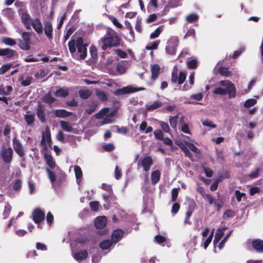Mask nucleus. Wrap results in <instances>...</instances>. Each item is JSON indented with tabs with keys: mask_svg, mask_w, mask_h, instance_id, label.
I'll list each match as a JSON object with an SVG mask.
<instances>
[{
	"mask_svg": "<svg viewBox=\"0 0 263 263\" xmlns=\"http://www.w3.org/2000/svg\"><path fill=\"white\" fill-rule=\"evenodd\" d=\"M177 44L172 42H169L167 43V45L165 47V50L167 53L170 55H173L175 54L176 52V47Z\"/></svg>",
	"mask_w": 263,
	"mask_h": 263,
	"instance_id": "20",
	"label": "nucleus"
},
{
	"mask_svg": "<svg viewBox=\"0 0 263 263\" xmlns=\"http://www.w3.org/2000/svg\"><path fill=\"white\" fill-rule=\"evenodd\" d=\"M178 119V116L176 115L173 117H170L169 118V122L171 127L173 128H176L177 125V122Z\"/></svg>",
	"mask_w": 263,
	"mask_h": 263,
	"instance_id": "39",
	"label": "nucleus"
},
{
	"mask_svg": "<svg viewBox=\"0 0 263 263\" xmlns=\"http://www.w3.org/2000/svg\"><path fill=\"white\" fill-rule=\"evenodd\" d=\"M74 28L73 27L69 28L68 30L66 31V34L64 35L63 39V44H65L67 40H68L70 37V36L72 34V33L74 32Z\"/></svg>",
	"mask_w": 263,
	"mask_h": 263,
	"instance_id": "43",
	"label": "nucleus"
},
{
	"mask_svg": "<svg viewBox=\"0 0 263 263\" xmlns=\"http://www.w3.org/2000/svg\"><path fill=\"white\" fill-rule=\"evenodd\" d=\"M219 73L221 76L224 77H229L231 76V72L229 70V69L225 67H221L219 70Z\"/></svg>",
	"mask_w": 263,
	"mask_h": 263,
	"instance_id": "48",
	"label": "nucleus"
},
{
	"mask_svg": "<svg viewBox=\"0 0 263 263\" xmlns=\"http://www.w3.org/2000/svg\"><path fill=\"white\" fill-rule=\"evenodd\" d=\"M179 188H174L172 190V201L175 202L177 200V198L178 196V190Z\"/></svg>",
	"mask_w": 263,
	"mask_h": 263,
	"instance_id": "57",
	"label": "nucleus"
},
{
	"mask_svg": "<svg viewBox=\"0 0 263 263\" xmlns=\"http://www.w3.org/2000/svg\"><path fill=\"white\" fill-rule=\"evenodd\" d=\"M198 66V62L196 59H193L187 62V67L189 69H196Z\"/></svg>",
	"mask_w": 263,
	"mask_h": 263,
	"instance_id": "45",
	"label": "nucleus"
},
{
	"mask_svg": "<svg viewBox=\"0 0 263 263\" xmlns=\"http://www.w3.org/2000/svg\"><path fill=\"white\" fill-rule=\"evenodd\" d=\"M90 209L94 212H97L99 210V202L98 201H93L89 202Z\"/></svg>",
	"mask_w": 263,
	"mask_h": 263,
	"instance_id": "51",
	"label": "nucleus"
},
{
	"mask_svg": "<svg viewBox=\"0 0 263 263\" xmlns=\"http://www.w3.org/2000/svg\"><path fill=\"white\" fill-rule=\"evenodd\" d=\"M69 95L68 89L67 87L60 88L54 92V96L57 97L65 98Z\"/></svg>",
	"mask_w": 263,
	"mask_h": 263,
	"instance_id": "21",
	"label": "nucleus"
},
{
	"mask_svg": "<svg viewBox=\"0 0 263 263\" xmlns=\"http://www.w3.org/2000/svg\"><path fill=\"white\" fill-rule=\"evenodd\" d=\"M235 212L231 210H227L223 214V217L224 219L232 218L235 216Z\"/></svg>",
	"mask_w": 263,
	"mask_h": 263,
	"instance_id": "54",
	"label": "nucleus"
},
{
	"mask_svg": "<svg viewBox=\"0 0 263 263\" xmlns=\"http://www.w3.org/2000/svg\"><path fill=\"white\" fill-rule=\"evenodd\" d=\"M162 105V102L159 101H156L154 102L152 104H147L145 107L147 110L152 111L156 109H157L161 107Z\"/></svg>",
	"mask_w": 263,
	"mask_h": 263,
	"instance_id": "26",
	"label": "nucleus"
},
{
	"mask_svg": "<svg viewBox=\"0 0 263 263\" xmlns=\"http://www.w3.org/2000/svg\"><path fill=\"white\" fill-rule=\"evenodd\" d=\"M161 172L159 170H156L151 174V181L154 184H157L160 180Z\"/></svg>",
	"mask_w": 263,
	"mask_h": 263,
	"instance_id": "23",
	"label": "nucleus"
},
{
	"mask_svg": "<svg viewBox=\"0 0 263 263\" xmlns=\"http://www.w3.org/2000/svg\"><path fill=\"white\" fill-rule=\"evenodd\" d=\"M24 119L27 125H30L33 123L35 120L34 115L26 114L24 116Z\"/></svg>",
	"mask_w": 263,
	"mask_h": 263,
	"instance_id": "40",
	"label": "nucleus"
},
{
	"mask_svg": "<svg viewBox=\"0 0 263 263\" xmlns=\"http://www.w3.org/2000/svg\"><path fill=\"white\" fill-rule=\"evenodd\" d=\"M232 232V231H230L229 233L225 236V237L223 238L221 241L219 243V244L218 245V248H219V249H221L222 248H223V247L224 246L225 242L228 240L229 237L231 235Z\"/></svg>",
	"mask_w": 263,
	"mask_h": 263,
	"instance_id": "61",
	"label": "nucleus"
},
{
	"mask_svg": "<svg viewBox=\"0 0 263 263\" xmlns=\"http://www.w3.org/2000/svg\"><path fill=\"white\" fill-rule=\"evenodd\" d=\"M100 41L103 44L102 49L105 50L107 48L118 47L120 44L121 39L116 31L108 30L106 31V36L101 38Z\"/></svg>",
	"mask_w": 263,
	"mask_h": 263,
	"instance_id": "2",
	"label": "nucleus"
},
{
	"mask_svg": "<svg viewBox=\"0 0 263 263\" xmlns=\"http://www.w3.org/2000/svg\"><path fill=\"white\" fill-rule=\"evenodd\" d=\"M224 232L222 230L219 229L215 234V237L213 240V243L215 246L218 241L220 240L222 236L223 235Z\"/></svg>",
	"mask_w": 263,
	"mask_h": 263,
	"instance_id": "33",
	"label": "nucleus"
},
{
	"mask_svg": "<svg viewBox=\"0 0 263 263\" xmlns=\"http://www.w3.org/2000/svg\"><path fill=\"white\" fill-rule=\"evenodd\" d=\"M152 76L151 79L155 81L159 77L160 74V67L158 64H154L151 66Z\"/></svg>",
	"mask_w": 263,
	"mask_h": 263,
	"instance_id": "19",
	"label": "nucleus"
},
{
	"mask_svg": "<svg viewBox=\"0 0 263 263\" xmlns=\"http://www.w3.org/2000/svg\"><path fill=\"white\" fill-rule=\"evenodd\" d=\"M69 143L70 144L77 145L76 141V137L71 135H67L66 137V141Z\"/></svg>",
	"mask_w": 263,
	"mask_h": 263,
	"instance_id": "50",
	"label": "nucleus"
},
{
	"mask_svg": "<svg viewBox=\"0 0 263 263\" xmlns=\"http://www.w3.org/2000/svg\"><path fill=\"white\" fill-rule=\"evenodd\" d=\"M18 45L21 49L24 50H28L30 48L29 43L23 41L22 40L19 41Z\"/></svg>",
	"mask_w": 263,
	"mask_h": 263,
	"instance_id": "36",
	"label": "nucleus"
},
{
	"mask_svg": "<svg viewBox=\"0 0 263 263\" xmlns=\"http://www.w3.org/2000/svg\"><path fill=\"white\" fill-rule=\"evenodd\" d=\"M11 67V64L2 65V66L0 68V74H4L6 72L10 69Z\"/></svg>",
	"mask_w": 263,
	"mask_h": 263,
	"instance_id": "64",
	"label": "nucleus"
},
{
	"mask_svg": "<svg viewBox=\"0 0 263 263\" xmlns=\"http://www.w3.org/2000/svg\"><path fill=\"white\" fill-rule=\"evenodd\" d=\"M60 123L61 127L64 131L67 132H71L72 131L73 128L70 125L69 123L65 121H61Z\"/></svg>",
	"mask_w": 263,
	"mask_h": 263,
	"instance_id": "28",
	"label": "nucleus"
},
{
	"mask_svg": "<svg viewBox=\"0 0 263 263\" xmlns=\"http://www.w3.org/2000/svg\"><path fill=\"white\" fill-rule=\"evenodd\" d=\"M115 111H111L103 119L102 123L103 124H105L112 123L114 121L113 118L115 117Z\"/></svg>",
	"mask_w": 263,
	"mask_h": 263,
	"instance_id": "27",
	"label": "nucleus"
},
{
	"mask_svg": "<svg viewBox=\"0 0 263 263\" xmlns=\"http://www.w3.org/2000/svg\"><path fill=\"white\" fill-rule=\"evenodd\" d=\"M33 78L31 77H26L25 80L23 79V77H20L18 79V81L21 82V84L23 86H29L32 82Z\"/></svg>",
	"mask_w": 263,
	"mask_h": 263,
	"instance_id": "32",
	"label": "nucleus"
},
{
	"mask_svg": "<svg viewBox=\"0 0 263 263\" xmlns=\"http://www.w3.org/2000/svg\"><path fill=\"white\" fill-rule=\"evenodd\" d=\"M162 31V26L158 27L153 32L150 34L151 39L158 37Z\"/></svg>",
	"mask_w": 263,
	"mask_h": 263,
	"instance_id": "47",
	"label": "nucleus"
},
{
	"mask_svg": "<svg viewBox=\"0 0 263 263\" xmlns=\"http://www.w3.org/2000/svg\"><path fill=\"white\" fill-rule=\"evenodd\" d=\"M13 152L11 147L6 148L4 145L2 146L0 156L3 161L6 163H10L12 160Z\"/></svg>",
	"mask_w": 263,
	"mask_h": 263,
	"instance_id": "3",
	"label": "nucleus"
},
{
	"mask_svg": "<svg viewBox=\"0 0 263 263\" xmlns=\"http://www.w3.org/2000/svg\"><path fill=\"white\" fill-rule=\"evenodd\" d=\"M160 43V41L157 40L154 41L152 43H149L148 45H147L145 48L148 50H153L156 49Z\"/></svg>",
	"mask_w": 263,
	"mask_h": 263,
	"instance_id": "41",
	"label": "nucleus"
},
{
	"mask_svg": "<svg viewBox=\"0 0 263 263\" xmlns=\"http://www.w3.org/2000/svg\"><path fill=\"white\" fill-rule=\"evenodd\" d=\"M21 19L22 23L24 24L26 22H30L31 17L28 13L24 12L22 14Z\"/></svg>",
	"mask_w": 263,
	"mask_h": 263,
	"instance_id": "60",
	"label": "nucleus"
},
{
	"mask_svg": "<svg viewBox=\"0 0 263 263\" xmlns=\"http://www.w3.org/2000/svg\"><path fill=\"white\" fill-rule=\"evenodd\" d=\"M213 93L216 95H225L227 93L229 95V90L223 88L216 87L213 90Z\"/></svg>",
	"mask_w": 263,
	"mask_h": 263,
	"instance_id": "34",
	"label": "nucleus"
},
{
	"mask_svg": "<svg viewBox=\"0 0 263 263\" xmlns=\"http://www.w3.org/2000/svg\"><path fill=\"white\" fill-rule=\"evenodd\" d=\"M90 55L93 59H96L98 56V51L94 45H91L89 48Z\"/></svg>",
	"mask_w": 263,
	"mask_h": 263,
	"instance_id": "53",
	"label": "nucleus"
},
{
	"mask_svg": "<svg viewBox=\"0 0 263 263\" xmlns=\"http://www.w3.org/2000/svg\"><path fill=\"white\" fill-rule=\"evenodd\" d=\"M12 89L13 88L11 86H7L6 88L0 89V93H2L3 94L8 95L12 91Z\"/></svg>",
	"mask_w": 263,
	"mask_h": 263,
	"instance_id": "63",
	"label": "nucleus"
},
{
	"mask_svg": "<svg viewBox=\"0 0 263 263\" xmlns=\"http://www.w3.org/2000/svg\"><path fill=\"white\" fill-rule=\"evenodd\" d=\"M43 101L46 103L52 104L55 101V99L50 93H48L44 96Z\"/></svg>",
	"mask_w": 263,
	"mask_h": 263,
	"instance_id": "42",
	"label": "nucleus"
},
{
	"mask_svg": "<svg viewBox=\"0 0 263 263\" xmlns=\"http://www.w3.org/2000/svg\"><path fill=\"white\" fill-rule=\"evenodd\" d=\"M79 93L80 98H82V99H87L91 95V92L88 89L80 90L79 91Z\"/></svg>",
	"mask_w": 263,
	"mask_h": 263,
	"instance_id": "35",
	"label": "nucleus"
},
{
	"mask_svg": "<svg viewBox=\"0 0 263 263\" xmlns=\"http://www.w3.org/2000/svg\"><path fill=\"white\" fill-rule=\"evenodd\" d=\"M56 139L59 141L62 142V143H65V136L63 132L61 130H60L58 132L57 136H56Z\"/></svg>",
	"mask_w": 263,
	"mask_h": 263,
	"instance_id": "62",
	"label": "nucleus"
},
{
	"mask_svg": "<svg viewBox=\"0 0 263 263\" xmlns=\"http://www.w3.org/2000/svg\"><path fill=\"white\" fill-rule=\"evenodd\" d=\"M88 252L85 250L74 253L73 255L74 258L78 261L85 260L88 257Z\"/></svg>",
	"mask_w": 263,
	"mask_h": 263,
	"instance_id": "18",
	"label": "nucleus"
},
{
	"mask_svg": "<svg viewBox=\"0 0 263 263\" xmlns=\"http://www.w3.org/2000/svg\"><path fill=\"white\" fill-rule=\"evenodd\" d=\"M21 187L22 181L19 179H17L14 183L13 186V190L15 191H20L21 189Z\"/></svg>",
	"mask_w": 263,
	"mask_h": 263,
	"instance_id": "58",
	"label": "nucleus"
},
{
	"mask_svg": "<svg viewBox=\"0 0 263 263\" xmlns=\"http://www.w3.org/2000/svg\"><path fill=\"white\" fill-rule=\"evenodd\" d=\"M96 94L101 101L105 102L107 100V97L104 91L98 90L96 91Z\"/></svg>",
	"mask_w": 263,
	"mask_h": 263,
	"instance_id": "44",
	"label": "nucleus"
},
{
	"mask_svg": "<svg viewBox=\"0 0 263 263\" xmlns=\"http://www.w3.org/2000/svg\"><path fill=\"white\" fill-rule=\"evenodd\" d=\"M51 136L50 129L47 127L45 129V132H42V139L41 144L43 146L44 150L48 148L47 143H51Z\"/></svg>",
	"mask_w": 263,
	"mask_h": 263,
	"instance_id": "8",
	"label": "nucleus"
},
{
	"mask_svg": "<svg viewBox=\"0 0 263 263\" xmlns=\"http://www.w3.org/2000/svg\"><path fill=\"white\" fill-rule=\"evenodd\" d=\"M112 240L109 239L104 240L100 243V247L102 250H106L109 249L112 246Z\"/></svg>",
	"mask_w": 263,
	"mask_h": 263,
	"instance_id": "29",
	"label": "nucleus"
},
{
	"mask_svg": "<svg viewBox=\"0 0 263 263\" xmlns=\"http://www.w3.org/2000/svg\"><path fill=\"white\" fill-rule=\"evenodd\" d=\"M48 168L53 169L56 166V163L52 155L50 154L45 153L43 156Z\"/></svg>",
	"mask_w": 263,
	"mask_h": 263,
	"instance_id": "14",
	"label": "nucleus"
},
{
	"mask_svg": "<svg viewBox=\"0 0 263 263\" xmlns=\"http://www.w3.org/2000/svg\"><path fill=\"white\" fill-rule=\"evenodd\" d=\"M186 73L183 71H180L178 75L177 70H173L172 74L171 81L173 84L177 83L178 85L182 84L186 79Z\"/></svg>",
	"mask_w": 263,
	"mask_h": 263,
	"instance_id": "5",
	"label": "nucleus"
},
{
	"mask_svg": "<svg viewBox=\"0 0 263 263\" xmlns=\"http://www.w3.org/2000/svg\"><path fill=\"white\" fill-rule=\"evenodd\" d=\"M221 86H225L226 89L229 90V98H234L236 95V89L235 85L229 80L221 81L219 82Z\"/></svg>",
	"mask_w": 263,
	"mask_h": 263,
	"instance_id": "6",
	"label": "nucleus"
},
{
	"mask_svg": "<svg viewBox=\"0 0 263 263\" xmlns=\"http://www.w3.org/2000/svg\"><path fill=\"white\" fill-rule=\"evenodd\" d=\"M2 43L6 45L12 46L16 44V41L9 37H5L2 39Z\"/></svg>",
	"mask_w": 263,
	"mask_h": 263,
	"instance_id": "31",
	"label": "nucleus"
},
{
	"mask_svg": "<svg viewBox=\"0 0 263 263\" xmlns=\"http://www.w3.org/2000/svg\"><path fill=\"white\" fill-rule=\"evenodd\" d=\"M153 164V160L151 156H146L141 160V165L145 172L148 171Z\"/></svg>",
	"mask_w": 263,
	"mask_h": 263,
	"instance_id": "12",
	"label": "nucleus"
},
{
	"mask_svg": "<svg viewBox=\"0 0 263 263\" xmlns=\"http://www.w3.org/2000/svg\"><path fill=\"white\" fill-rule=\"evenodd\" d=\"M107 218L105 216H98L95 220V225L97 229H102L105 226Z\"/></svg>",
	"mask_w": 263,
	"mask_h": 263,
	"instance_id": "15",
	"label": "nucleus"
},
{
	"mask_svg": "<svg viewBox=\"0 0 263 263\" xmlns=\"http://www.w3.org/2000/svg\"><path fill=\"white\" fill-rule=\"evenodd\" d=\"M68 46L72 55L76 53L77 48L78 52L80 53V59L84 60L87 57V44L84 43L83 39L82 37H78L76 40L71 39L69 41Z\"/></svg>",
	"mask_w": 263,
	"mask_h": 263,
	"instance_id": "1",
	"label": "nucleus"
},
{
	"mask_svg": "<svg viewBox=\"0 0 263 263\" xmlns=\"http://www.w3.org/2000/svg\"><path fill=\"white\" fill-rule=\"evenodd\" d=\"M124 232L122 230H115L112 233V237L115 242H118L122 238Z\"/></svg>",
	"mask_w": 263,
	"mask_h": 263,
	"instance_id": "25",
	"label": "nucleus"
},
{
	"mask_svg": "<svg viewBox=\"0 0 263 263\" xmlns=\"http://www.w3.org/2000/svg\"><path fill=\"white\" fill-rule=\"evenodd\" d=\"M45 111V105L40 103H39L37 105L36 114L38 119L42 123H44L46 121Z\"/></svg>",
	"mask_w": 263,
	"mask_h": 263,
	"instance_id": "9",
	"label": "nucleus"
},
{
	"mask_svg": "<svg viewBox=\"0 0 263 263\" xmlns=\"http://www.w3.org/2000/svg\"><path fill=\"white\" fill-rule=\"evenodd\" d=\"M196 206V203L194 202L192 204H191L189 206L185 214V217H186L187 218H190V217L192 216L193 212L195 209Z\"/></svg>",
	"mask_w": 263,
	"mask_h": 263,
	"instance_id": "46",
	"label": "nucleus"
},
{
	"mask_svg": "<svg viewBox=\"0 0 263 263\" xmlns=\"http://www.w3.org/2000/svg\"><path fill=\"white\" fill-rule=\"evenodd\" d=\"M109 111V108L104 107L101 109L98 113L95 115V117L98 119H102L103 116L106 115Z\"/></svg>",
	"mask_w": 263,
	"mask_h": 263,
	"instance_id": "30",
	"label": "nucleus"
},
{
	"mask_svg": "<svg viewBox=\"0 0 263 263\" xmlns=\"http://www.w3.org/2000/svg\"><path fill=\"white\" fill-rule=\"evenodd\" d=\"M98 105V102L97 101H93L91 103L87 105V108L85 109V112L88 115L91 114L95 111Z\"/></svg>",
	"mask_w": 263,
	"mask_h": 263,
	"instance_id": "24",
	"label": "nucleus"
},
{
	"mask_svg": "<svg viewBox=\"0 0 263 263\" xmlns=\"http://www.w3.org/2000/svg\"><path fill=\"white\" fill-rule=\"evenodd\" d=\"M252 245L253 248L257 253L263 252V240L260 239H255L252 240Z\"/></svg>",
	"mask_w": 263,
	"mask_h": 263,
	"instance_id": "13",
	"label": "nucleus"
},
{
	"mask_svg": "<svg viewBox=\"0 0 263 263\" xmlns=\"http://www.w3.org/2000/svg\"><path fill=\"white\" fill-rule=\"evenodd\" d=\"M109 19L112 22L114 25L117 26L118 28L122 29L123 28V25L119 23L117 18L112 16V15H109L108 16Z\"/></svg>",
	"mask_w": 263,
	"mask_h": 263,
	"instance_id": "56",
	"label": "nucleus"
},
{
	"mask_svg": "<svg viewBox=\"0 0 263 263\" xmlns=\"http://www.w3.org/2000/svg\"><path fill=\"white\" fill-rule=\"evenodd\" d=\"M32 27L38 34L43 33V26L40 20L36 18L33 20L31 23Z\"/></svg>",
	"mask_w": 263,
	"mask_h": 263,
	"instance_id": "17",
	"label": "nucleus"
},
{
	"mask_svg": "<svg viewBox=\"0 0 263 263\" xmlns=\"http://www.w3.org/2000/svg\"><path fill=\"white\" fill-rule=\"evenodd\" d=\"M198 15L195 13H191L186 16V20L188 23H193L198 19Z\"/></svg>",
	"mask_w": 263,
	"mask_h": 263,
	"instance_id": "49",
	"label": "nucleus"
},
{
	"mask_svg": "<svg viewBox=\"0 0 263 263\" xmlns=\"http://www.w3.org/2000/svg\"><path fill=\"white\" fill-rule=\"evenodd\" d=\"M13 147L16 154L21 157H24L25 152L21 143L15 137L12 140Z\"/></svg>",
	"mask_w": 263,
	"mask_h": 263,
	"instance_id": "10",
	"label": "nucleus"
},
{
	"mask_svg": "<svg viewBox=\"0 0 263 263\" xmlns=\"http://www.w3.org/2000/svg\"><path fill=\"white\" fill-rule=\"evenodd\" d=\"M144 87H134L130 86H125L122 88L117 89L113 92V93L117 96H120L125 94H128L135 92H137L139 90H144Z\"/></svg>",
	"mask_w": 263,
	"mask_h": 263,
	"instance_id": "4",
	"label": "nucleus"
},
{
	"mask_svg": "<svg viewBox=\"0 0 263 263\" xmlns=\"http://www.w3.org/2000/svg\"><path fill=\"white\" fill-rule=\"evenodd\" d=\"M44 30L45 34L49 40H51L53 37V27L52 23L49 21H45L44 23Z\"/></svg>",
	"mask_w": 263,
	"mask_h": 263,
	"instance_id": "11",
	"label": "nucleus"
},
{
	"mask_svg": "<svg viewBox=\"0 0 263 263\" xmlns=\"http://www.w3.org/2000/svg\"><path fill=\"white\" fill-rule=\"evenodd\" d=\"M16 53L15 50L8 48L1 49L0 48V56H5L7 58L11 59Z\"/></svg>",
	"mask_w": 263,
	"mask_h": 263,
	"instance_id": "16",
	"label": "nucleus"
},
{
	"mask_svg": "<svg viewBox=\"0 0 263 263\" xmlns=\"http://www.w3.org/2000/svg\"><path fill=\"white\" fill-rule=\"evenodd\" d=\"M46 171L48 174V177L51 183H54L56 180V176L53 172L48 167L46 168Z\"/></svg>",
	"mask_w": 263,
	"mask_h": 263,
	"instance_id": "38",
	"label": "nucleus"
},
{
	"mask_svg": "<svg viewBox=\"0 0 263 263\" xmlns=\"http://www.w3.org/2000/svg\"><path fill=\"white\" fill-rule=\"evenodd\" d=\"M33 221L36 224H40L45 219V214L40 208H35L32 213Z\"/></svg>",
	"mask_w": 263,
	"mask_h": 263,
	"instance_id": "7",
	"label": "nucleus"
},
{
	"mask_svg": "<svg viewBox=\"0 0 263 263\" xmlns=\"http://www.w3.org/2000/svg\"><path fill=\"white\" fill-rule=\"evenodd\" d=\"M74 171L77 179H79L82 176V171L79 166L76 165L74 168Z\"/></svg>",
	"mask_w": 263,
	"mask_h": 263,
	"instance_id": "59",
	"label": "nucleus"
},
{
	"mask_svg": "<svg viewBox=\"0 0 263 263\" xmlns=\"http://www.w3.org/2000/svg\"><path fill=\"white\" fill-rule=\"evenodd\" d=\"M55 115L59 118H65L69 117L72 115L71 112L67 111L65 109H56L54 111Z\"/></svg>",
	"mask_w": 263,
	"mask_h": 263,
	"instance_id": "22",
	"label": "nucleus"
},
{
	"mask_svg": "<svg viewBox=\"0 0 263 263\" xmlns=\"http://www.w3.org/2000/svg\"><path fill=\"white\" fill-rule=\"evenodd\" d=\"M160 124L161 126V127L163 131L165 133H170L171 132V129L170 128V126L168 124L164 122L160 121Z\"/></svg>",
	"mask_w": 263,
	"mask_h": 263,
	"instance_id": "55",
	"label": "nucleus"
},
{
	"mask_svg": "<svg viewBox=\"0 0 263 263\" xmlns=\"http://www.w3.org/2000/svg\"><path fill=\"white\" fill-rule=\"evenodd\" d=\"M256 103V100L254 99H249L247 100L244 103V107L249 108L254 106Z\"/></svg>",
	"mask_w": 263,
	"mask_h": 263,
	"instance_id": "52",
	"label": "nucleus"
},
{
	"mask_svg": "<svg viewBox=\"0 0 263 263\" xmlns=\"http://www.w3.org/2000/svg\"><path fill=\"white\" fill-rule=\"evenodd\" d=\"M194 76H195V72H191L189 76V83L190 84V86L189 87L186 86V84H184L183 86V88L184 90H188L192 88V85L194 83Z\"/></svg>",
	"mask_w": 263,
	"mask_h": 263,
	"instance_id": "37",
	"label": "nucleus"
}]
</instances>
